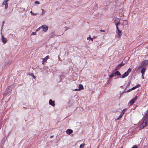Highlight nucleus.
<instances>
[{
  "label": "nucleus",
  "instance_id": "37",
  "mask_svg": "<svg viewBox=\"0 0 148 148\" xmlns=\"http://www.w3.org/2000/svg\"><path fill=\"white\" fill-rule=\"evenodd\" d=\"M143 75H144V74H142V77L143 79L144 78Z\"/></svg>",
  "mask_w": 148,
  "mask_h": 148
},
{
  "label": "nucleus",
  "instance_id": "26",
  "mask_svg": "<svg viewBox=\"0 0 148 148\" xmlns=\"http://www.w3.org/2000/svg\"><path fill=\"white\" fill-rule=\"evenodd\" d=\"M85 145V144H81V145H80V148H83L84 147V146Z\"/></svg>",
  "mask_w": 148,
  "mask_h": 148
},
{
  "label": "nucleus",
  "instance_id": "13",
  "mask_svg": "<svg viewBox=\"0 0 148 148\" xmlns=\"http://www.w3.org/2000/svg\"><path fill=\"white\" fill-rule=\"evenodd\" d=\"M49 57L48 56H47L43 59L42 63V64H43V62H45L47 61V60L49 58Z\"/></svg>",
  "mask_w": 148,
  "mask_h": 148
},
{
  "label": "nucleus",
  "instance_id": "22",
  "mask_svg": "<svg viewBox=\"0 0 148 148\" xmlns=\"http://www.w3.org/2000/svg\"><path fill=\"white\" fill-rule=\"evenodd\" d=\"M8 2L4 0L2 3V5H5V4H8Z\"/></svg>",
  "mask_w": 148,
  "mask_h": 148
},
{
  "label": "nucleus",
  "instance_id": "33",
  "mask_svg": "<svg viewBox=\"0 0 148 148\" xmlns=\"http://www.w3.org/2000/svg\"><path fill=\"white\" fill-rule=\"evenodd\" d=\"M51 35H52V37H53L54 35V33L53 32H52L51 33Z\"/></svg>",
  "mask_w": 148,
  "mask_h": 148
},
{
  "label": "nucleus",
  "instance_id": "6",
  "mask_svg": "<svg viewBox=\"0 0 148 148\" xmlns=\"http://www.w3.org/2000/svg\"><path fill=\"white\" fill-rule=\"evenodd\" d=\"M115 22V25L116 26L120 24V20L119 18H116L114 20Z\"/></svg>",
  "mask_w": 148,
  "mask_h": 148
},
{
  "label": "nucleus",
  "instance_id": "34",
  "mask_svg": "<svg viewBox=\"0 0 148 148\" xmlns=\"http://www.w3.org/2000/svg\"><path fill=\"white\" fill-rule=\"evenodd\" d=\"M116 28L117 29V31H118V30H119L118 28V26L117 25V26H116Z\"/></svg>",
  "mask_w": 148,
  "mask_h": 148
},
{
  "label": "nucleus",
  "instance_id": "11",
  "mask_svg": "<svg viewBox=\"0 0 148 148\" xmlns=\"http://www.w3.org/2000/svg\"><path fill=\"white\" fill-rule=\"evenodd\" d=\"M73 132V131L70 129H68L66 131V133L67 134H71Z\"/></svg>",
  "mask_w": 148,
  "mask_h": 148
},
{
  "label": "nucleus",
  "instance_id": "21",
  "mask_svg": "<svg viewBox=\"0 0 148 148\" xmlns=\"http://www.w3.org/2000/svg\"><path fill=\"white\" fill-rule=\"evenodd\" d=\"M145 116H147L146 117H147L148 116V110H147L146 112L145 113Z\"/></svg>",
  "mask_w": 148,
  "mask_h": 148
},
{
  "label": "nucleus",
  "instance_id": "3",
  "mask_svg": "<svg viewBox=\"0 0 148 148\" xmlns=\"http://www.w3.org/2000/svg\"><path fill=\"white\" fill-rule=\"evenodd\" d=\"M41 28L44 32H46L48 29V27L46 25H43L41 26Z\"/></svg>",
  "mask_w": 148,
  "mask_h": 148
},
{
  "label": "nucleus",
  "instance_id": "25",
  "mask_svg": "<svg viewBox=\"0 0 148 148\" xmlns=\"http://www.w3.org/2000/svg\"><path fill=\"white\" fill-rule=\"evenodd\" d=\"M127 24V22L126 21H125V22H123L122 23V24L124 25H126Z\"/></svg>",
  "mask_w": 148,
  "mask_h": 148
},
{
  "label": "nucleus",
  "instance_id": "29",
  "mask_svg": "<svg viewBox=\"0 0 148 148\" xmlns=\"http://www.w3.org/2000/svg\"><path fill=\"white\" fill-rule=\"evenodd\" d=\"M8 8V4H5V9H6Z\"/></svg>",
  "mask_w": 148,
  "mask_h": 148
},
{
  "label": "nucleus",
  "instance_id": "4",
  "mask_svg": "<svg viewBox=\"0 0 148 148\" xmlns=\"http://www.w3.org/2000/svg\"><path fill=\"white\" fill-rule=\"evenodd\" d=\"M148 64V60H145L144 61H143L141 64V67L143 66H146Z\"/></svg>",
  "mask_w": 148,
  "mask_h": 148
},
{
  "label": "nucleus",
  "instance_id": "18",
  "mask_svg": "<svg viewBox=\"0 0 148 148\" xmlns=\"http://www.w3.org/2000/svg\"><path fill=\"white\" fill-rule=\"evenodd\" d=\"M41 10L42 11L41 13V15H43L45 14V11L42 9H41Z\"/></svg>",
  "mask_w": 148,
  "mask_h": 148
},
{
  "label": "nucleus",
  "instance_id": "12",
  "mask_svg": "<svg viewBox=\"0 0 148 148\" xmlns=\"http://www.w3.org/2000/svg\"><path fill=\"white\" fill-rule=\"evenodd\" d=\"M84 89L83 86L82 84H79V88L77 89V90L79 91H80L81 90L83 89Z\"/></svg>",
  "mask_w": 148,
  "mask_h": 148
},
{
  "label": "nucleus",
  "instance_id": "38",
  "mask_svg": "<svg viewBox=\"0 0 148 148\" xmlns=\"http://www.w3.org/2000/svg\"><path fill=\"white\" fill-rule=\"evenodd\" d=\"M74 90L75 91H77L78 90H77V89H76Z\"/></svg>",
  "mask_w": 148,
  "mask_h": 148
},
{
  "label": "nucleus",
  "instance_id": "23",
  "mask_svg": "<svg viewBox=\"0 0 148 148\" xmlns=\"http://www.w3.org/2000/svg\"><path fill=\"white\" fill-rule=\"evenodd\" d=\"M33 77L35 79L36 78V77L34 75V74L32 73H31L29 75Z\"/></svg>",
  "mask_w": 148,
  "mask_h": 148
},
{
  "label": "nucleus",
  "instance_id": "19",
  "mask_svg": "<svg viewBox=\"0 0 148 148\" xmlns=\"http://www.w3.org/2000/svg\"><path fill=\"white\" fill-rule=\"evenodd\" d=\"M89 36L87 38V39L89 40H91L93 41V38H91Z\"/></svg>",
  "mask_w": 148,
  "mask_h": 148
},
{
  "label": "nucleus",
  "instance_id": "28",
  "mask_svg": "<svg viewBox=\"0 0 148 148\" xmlns=\"http://www.w3.org/2000/svg\"><path fill=\"white\" fill-rule=\"evenodd\" d=\"M35 3L37 4H40V3L39 1H36L35 2Z\"/></svg>",
  "mask_w": 148,
  "mask_h": 148
},
{
  "label": "nucleus",
  "instance_id": "17",
  "mask_svg": "<svg viewBox=\"0 0 148 148\" xmlns=\"http://www.w3.org/2000/svg\"><path fill=\"white\" fill-rule=\"evenodd\" d=\"M140 86V85L138 84L136 86H134L133 87H132V90H134L136 88L139 87Z\"/></svg>",
  "mask_w": 148,
  "mask_h": 148
},
{
  "label": "nucleus",
  "instance_id": "20",
  "mask_svg": "<svg viewBox=\"0 0 148 148\" xmlns=\"http://www.w3.org/2000/svg\"><path fill=\"white\" fill-rule=\"evenodd\" d=\"M30 13H31L32 15L35 16L38 14V13H34L32 11H30Z\"/></svg>",
  "mask_w": 148,
  "mask_h": 148
},
{
  "label": "nucleus",
  "instance_id": "1",
  "mask_svg": "<svg viewBox=\"0 0 148 148\" xmlns=\"http://www.w3.org/2000/svg\"><path fill=\"white\" fill-rule=\"evenodd\" d=\"M147 124H148V116L147 117H146L144 120L141 123V124L140 126L139 129H142Z\"/></svg>",
  "mask_w": 148,
  "mask_h": 148
},
{
  "label": "nucleus",
  "instance_id": "39",
  "mask_svg": "<svg viewBox=\"0 0 148 148\" xmlns=\"http://www.w3.org/2000/svg\"><path fill=\"white\" fill-rule=\"evenodd\" d=\"M53 135H52V136H50V138H53Z\"/></svg>",
  "mask_w": 148,
  "mask_h": 148
},
{
  "label": "nucleus",
  "instance_id": "8",
  "mask_svg": "<svg viewBox=\"0 0 148 148\" xmlns=\"http://www.w3.org/2000/svg\"><path fill=\"white\" fill-rule=\"evenodd\" d=\"M1 40L3 44H5L6 42V39L3 36H2Z\"/></svg>",
  "mask_w": 148,
  "mask_h": 148
},
{
  "label": "nucleus",
  "instance_id": "7",
  "mask_svg": "<svg viewBox=\"0 0 148 148\" xmlns=\"http://www.w3.org/2000/svg\"><path fill=\"white\" fill-rule=\"evenodd\" d=\"M125 112V111H124V110H123L122 112H121V113L120 114V115L117 118V120L119 119L122 117V116L124 114Z\"/></svg>",
  "mask_w": 148,
  "mask_h": 148
},
{
  "label": "nucleus",
  "instance_id": "2",
  "mask_svg": "<svg viewBox=\"0 0 148 148\" xmlns=\"http://www.w3.org/2000/svg\"><path fill=\"white\" fill-rule=\"evenodd\" d=\"M132 69L130 68H129L127 71L125 72L124 74H123L121 76V77L123 78L127 76L129 74V73L131 72Z\"/></svg>",
  "mask_w": 148,
  "mask_h": 148
},
{
  "label": "nucleus",
  "instance_id": "27",
  "mask_svg": "<svg viewBox=\"0 0 148 148\" xmlns=\"http://www.w3.org/2000/svg\"><path fill=\"white\" fill-rule=\"evenodd\" d=\"M115 75L114 74V73H112L109 76V77H110V78H112V77H113L114 76H115V75Z\"/></svg>",
  "mask_w": 148,
  "mask_h": 148
},
{
  "label": "nucleus",
  "instance_id": "15",
  "mask_svg": "<svg viewBox=\"0 0 148 148\" xmlns=\"http://www.w3.org/2000/svg\"><path fill=\"white\" fill-rule=\"evenodd\" d=\"M146 71V69L143 68L142 69V70H141V73L142 74H144V73H145Z\"/></svg>",
  "mask_w": 148,
  "mask_h": 148
},
{
  "label": "nucleus",
  "instance_id": "5",
  "mask_svg": "<svg viewBox=\"0 0 148 148\" xmlns=\"http://www.w3.org/2000/svg\"><path fill=\"white\" fill-rule=\"evenodd\" d=\"M137 96H135L134 98L132 99L129 102V103L130 105H132L136 100L137 99Z\"/></svg>",
  "mask_w": 148,
  "mask_h": 148
},
{
  "label": "nucleus",
  "instance_id": "32",
  "mask_svg": "<svg viewBox=\"0 0 148 148\" xmlns=\"http://www.w3.org/2000/svg\"><path fill=\"white\" fill-rule=\"evenodd\" d=\"M35 32H32V35H35Z\"/></svg>",
  "mask_w": 148,
  "mask_h": 148
},
{
  "label": "nucleus",
  "instance_id": "10",
  "mask_svg": "<svg viewBox=\"0 0 148 148\" xmlns=\"http://www.w3.org/2000/svg\"><path fill=\"white\" fill-rule=\"evenodd\" d=\"M121 36V31L119 30H118L117 36L119 38H120Z\"/></svg>",
  "mask_w": 148,
  "mask_h": 148
},
{
  "label": "nucleus",
  "instance_id": "24",
  "mask_svg": "<svg viewBox=\"0 0 148 148\" xmlns=\"http://www.w3.org/2000/svg\"><path fill=\"white\" fill-rule=\"evenodd\" d=\"M132 90V88H130V89L127 90L126 91H124V92L125 93H126L127 92H130V91H131Z\"/></svg>",
  "mask_w": 148,
  "mask_h": 148
},
{
  "label": "nucleus",
  "instance_id": "30",
  "mask_svg": "<svg viewBox=\"0 0 148 148\" xmlns=\"http://www.w3.org/2000/svg\"><path fill=\"white\" fill-rule=\"evenodd\" d=\"M124 64L123 63V62H122L120 64H119V65H121V66H122L124 65Z\"/></svg>",
  "mask_w": 148,
  "mask_h": 148
},
{
  "label": "nucleus",
  "instance_id": "9",
  "mask_svg": "<svg viewBox=\"0 0 148 148\" xmlns=\"http://www.w3.org/2000/svg\"><path fill=\"white\" fill-rule=\"evenodd\" d=\"M49 103L50 105L53 107L55 106L54 101H53L51 99L49 100Z\"/></svg>",
  "mask_w": 148,
  "mask_h": 148
},
{
  "label": "nucleus",
  "instance_id": "36",
  "mask_svg": "<svg viewBox=\"0 0 148 148\" xmlns=\"http://www.w3.org/2000/svg\"><path fill=\"white\" fill-rule=\"evenodd\" d=\"M100 32H105V30H100Z\"/></svg>",
  "mask_w": 148,
  "mask_h": 148
},
{
  "label": "nucleus",
  "instance_id": "16",
  "mask_svg": "<svg viewBox=\"0 0 148 148\" xmlns=\"http://www.w3.org/2000/svg\"><path fill=\"white\" fill-rule=\"evenodd\" d=\"M122 66H121L119 64L118 66L116 67L115 70H119L120 69L121 67Z\"/></svg>",
  "mask_w": 148,
  "mask_h": 148
},
{
  "label": "nucleus",
  "instance_id": "14",
  "mask_svg": "<svg viewBox=\"0 0 148 148\" xmlns=\"http://www.w3.org/2000/svg\"><path fill=\"white\" fill-rule=\"evenodd\" d=\"M114 74H115V76L116 75L117 76H119L120 77H121V74L119 71H116L114 73Z\"/></svg>",
  "mask_w": 148,
  "mask_h": 148
},
{
  "label": "nucleus",
  "instance_id": "35",
  "mask_svg": "<svg viewBox=\"0 0 148 148\" xmlns=\"http://www.w3.org/2000/svg\"><path fill=\"white\" fill-rule=\"evenodd\" d=\"M41 28V26L40 27H39L37 29V31H38L39 30V29H40Z\"/></svg>",
  "mask_w": 148,
  "mask_h": 148
},
{
  "label": "nucleus",
  "instance_id": "31",
  "mask_svg": "<svg viewBox=\"0 0 148 148\" xmlns=\"http://www.w3.org/2000/svg\"><path fill=\"white\" fill-rule=\"evenodd\" d=\"M132 148H137V146L136 145H134L133 146Z\"/></svg>",
  "mask_w": 148,
  "mask_h": 148
}]
</instances>
